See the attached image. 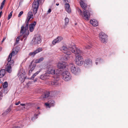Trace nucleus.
Here are the masks:
<instances>
[{"mask_svg":"<svg viewBox=\"0 0 128 128\" xmlns=\"http://www.w3.org/2000/svg\"><path fill=\"white\" fill-rule=\"evenodd\" d=\"M60 50L64 53L66 54L65 57L63 58L64 60H68L70 58V56L68 55H70L72 54L71 52L69 51V50L66 46H64L60 48Z\"/></svg>","mask_w":128,"mask_h":128,"instance_id":"423d86ee","label":"nucleus"},{"mask_svg":"<svg viewBox=\"0 0 128 128\" xmlns=\"http://www.w3.org/2000/svg\"><path fill=\"white\" fill-rule=\"evenodd\" d=\"M41 70L40 69L39 71L36 72L31 77V79H34L35 77L38 73L41 71Z\"/></svg>","mask_w":128,"mask_h":128,"instance_id":"bb28decb","label":"nucleus"},{"mask_svg":"<svg viewBox=\"0 0 128 128\" xmlns=\"http://www.w3.org/2000/svg\"><path fill=\"white\" fill-rule=\"evenodd\" d=\"M32 86V83L30 82H29L27 84V88H30V86Z\"/></svg>","mask_w":128,"mask_h":128,"instance_id":"c9c22d12","label":"nucleus"},{"mask_svg":"<svg viewBox=\"0 0 128 128\" xmlns=\"http://www.w3.org/2000/svg\"><path fill=\"white\" fill-rule=\"evenodd\" d=\"M51 12V10L50 8L48 10L47 12V14H49V13H50Z\"/></svg>","mask_w":128,"mask_h":128,"instance_id":"a18cd8bd","label":"nucleus"},{"mask_svg":"<svg viewBox=\"0 0 128 128\" xmlns=\"http://www.w3.org/2000/svg\"><path fill=\"white\" fill-rule=\"evenodd\" d=\"M45 105L46 106H48V108H50V107L51 106L50 104L48 103H45Z\"/></svg>","mask_w":128,"mask_h":128,"instance_id":"a19ab883","label":"nucleus"},{"mask_svg":"<svg viewBox=\"0 0 128 128\" xmlns=\"http://www.w3.org/2000/svg\"><path fill=\"white\" fill-rule=\"evenodd\" d=\"M62 79L66 81H68L71 79V75L67 71L63 72L62 74Z\"/></svg>","mask_w":128,"mask_h":128,"instance_id":"0eeeda50","label":"nucleus"},{"mask_svg":"<svg viewBox=\"0 0 128 128\" xmlns=\"http://www.w3.org/2000/svg\"><path fill=\"white\" fill-rule=\"evenodd\" d=\"M65 24L66 25H67L69 22V19L67 17H66L65 19Z\"/></svg>","mask_w":128,"mask_h":128,"instance_id":"2f4dec72","label":"nucleus"},{"mask_svg":"<svg viewBox=\"0 0 128 128\" xmlns=\"http://www.w3.org/2000/svg\"><path fill=\"white\" fill-rule=\"evenodd\" d=\"M46 68L48 69L47 71L48 73L52 74H54L53 78V80L51 82V84L54 86H56L59 84V81L60 80V74L58 73V70L55 71V69L53 66L51 65H47Z\"/></svg>","mask_w":128,"mask_h":128,"instance_id":"f257e3e1","label":"nucleus"},{"mask_svg":"<svg viewBox=\"0 0 128 128\" xmlns=\"http://www.w3.org/2000/svg\"><path fill=\"white\" fill-rule=\"evenodd\" d=\"M70 5L68 3H66L65 4V8L66 10L68 13L71 12V10L70 8Z\"/></svg>","mask_w":128,"mask_h":128,"instance_id":"6ab92c4d","label":"nucleus"},{"mask_svg":"<svg viewBox=\"0 0 128 128\" xmlns=\"http://www.w3.org/2000/svg\"><path fill=\"white\" fill-rule=\"evenodd\" d=\"M44 58L43 57H41L38 59L36 60L35 61V62L36 63H39L43 61Z\"/></svg>","mask_w":128,"mask_h":128,"instance_id":"cd10ccee","label":"nucleus"},{"mask_svg":"<svg viewBox=\"0 0 128 128\" xmlns=\"http://www.w3.org/2000/svg\"><path fill=\"white\" fill-rule=\"evenodd\" d=\"M67 65L66 63L64 62H58L57 64L58 67L60 69L64 68Z\"/></svg>","mask_w":128,"mask_h":128,"instance_id":"ddd939ff","label":"nucleus"},{"mask_svg":"<svg viewBox=\"0 0 128 128\" xmlns=\"http://www.w3.org/2000/svg\"><path fill=\"white\" fill-rule=\"evenodd\" d=\"M84 62V65L87 67L91 66L92 64V60L89 58H87L85 60Z\"/></svg>","mask_w":128,"mask_h":128,"instance_id":"f8f14e48","label":"nucleus"},{"mask_svg":"<svg viewBox=\"0 0 128 128\" xmlns=\"http://www.w3.org/2000/svg\"><path fill=\"white\" fill-rule=\"evenodd\" d=\"M23 12L22 11H21L19 13L18 15V17H20L23 14Z\"/></svg>","mask_w":128,"mask_h":128,"instance_id":"ea45409f","label":"nucleus"},{"mask_svg":"<svg viewBox=\"0 0 128 128\" xmlns=\"http://www.w3.org/2000/svg\"><path fill=\"white\" fill-rule=\"evenodd\" d=\"M50 94V93L49 92H46L42 94L40 98L41 99L44 100V98H47L49 96Z\"/></svg>","mask_w":128,"mask_h":128,"instance_id":"4be33fe9","label":"nucleus"},{"mask_svg":"<svg viewBox=\"0 0 128 128\" xmlns=\"http://www.w3.org/2000/svg\"><path fill=\"white\" fill-rule=\"evenodd\" d=\"M20 102L19 101L18 102L16 103L15 104L16 105H18L19 104H20Z\"/></svg>","mask_w":128,"mask_h":128,"instance_id":"09e8293b","label":"nucleus"},{"mask_svg":"<svg viewBox=\"0 0 128 128\" xmlns=\"http://www.w3.org/2000/svg\"><path fill=\"white\" fill-rule=\"evenodd\" d=\"M69 67L72 73L75 75L78 74L80 72V68L73 64H70Z\"/></svg>","mask_w":128,"mask_h":128,"instance_id":"20e7f679","label":"nucleus"},{"mask_svg":"<svg viewBox=\"0 0 128 128\" xmlns=\"http://www.w3.org/2000/svg\"><path fill=\"white\" fill-rule=\"evenodd\" d=\"M8 86V82H6L4 83L3 84V86L4 88V91H2L3 93L4 94H6L8 92V91L6 90V88Z\"/></svg>","mask_w":128,"mask_h":128,"instance_id":"412c9836","label":"nucleus"},{"mask_svg":"<svg viewBox=\"0 0 128 128\" xmlns=\"http://www.w3.org/2000/svg\"><path fill=\"white\" fill-rule=\"evenodd\" d=\"M12 128H21L19 126H14Z\"/></svg>","mask_w":128,"mask_h":128,"instance_id":"49530a36","label":"nucleus"},{"mask_svg":"<svg viewBox=\"0 0 128 128\" xmlns=\"http://www.w3.org/2000/svg\"><path fill=\"white\" fill-rule=\"evenodd\" d=\"M75 61L76 64L78 66H81L84 62L82 56L79 55L76 56Z\"/></svg>","mask_w":128,"mask_h":128,"instance_id":"6e6552de","label":"nucleus"},{"mask_svg":"<svg viewBox=\"0 0 128 128\" xmlns=\"http://www.w3.org/2000/svg\"><path fill=\"white\" fill-rule=\"evenodd\" d=\"M63 38L61 36H58L56 38L54 39L52 41V44L55 45L56 43H58L61 42L63 40Z\"/></svg>","mask_w":128,"mask_h":128,"instance_id":"2eb2a0df","label":"nucleus"},{"mask_svg":"<svg viewBox=\"0 0 128 128\" xmlns=\"http://www.w3.org/2000/svg\"><path fill=\"white\" fill-rule=\"evenodd\" d=\"M36 54L35 50L33 52H30L29 54V55L30 56H34L35 54Z\"/></svg>","mask_w":128,"mask_h":128,"instance_id":"473e14b6","label":"nucleus"},{"mask_svg":"<svg viewBox=\"0 0 128 128\" xmlns=\"http://www.w3.org/2000/svg\"><path fill=\"white\" fill-rule=\"evenodd\" d=\"M36 66V65L35 64H32V62L31 63V64L29 66V68L30 69L29 71V73H31L32 72L34 68Z\"/></svg>","mask_w":128,"mask_h":128,"instance_id":"5701e85b","label":"nucleus"},{"mask_svg":"<svg viewBox=\"0 0 128 128\" xmlns=\"http://www.w3.org/2000/svg\"><path fill=\"white\" fill-rule=\"evenodd\" d=\"M64 1L66 3L67 2H70V0H64Z\"/></svg>","mask_w":128,"mask_h":128,"instance_id":"de8ad7c7","label":"nucleus"},{"mask_svg":"<svg viewBox=\"0 0 128 128\" xmlns=\"http://www.w3.org/2000/svg\"><path fill=\"white\" fill-rule=\"evenodd\" d=\"M26 59H27V58H26Z\"/></svg>","mask_w":128,"mask_h":128,"instance_id":"4d7b16f0","label":"nucleus"},{"mask_svg":"<svg viewBox=\"0 0 128 128\" xmlns=\"http://www.w3.org/2000/svg\"><path fill=\"white\" fill-rule=\"evenodd\" d=\"M15 55V52L14 51H13L8 56H10V57H11L12 58V56H14Z\"/></svg>","mask_w":128,"mask_h":128,"instance_id":"4c0bfd02","label":"nucleus"},{"mask_svg":"<svg viewBox=\"0 0 128 128\" xmlns=\"http://www.w3.org/2000/svg\"><path fill=\"white\" fill-rule=\"evenodd\" d=\"M42 50V48H39L36 49L35 50V52L36 54L41 52Z\"/></svg>","mask_w":128,"mask_h":128,"instance_id":"7c9ffc66","label":"nucleus"},{"mask_svg":"<svg viewBox=\"0 0 128 128\" xmlns=\"http://www.w3.org/2000/svg\"><path fill=\"white\" fill-rule=\"evenodd\" d=\"M33 19V14L32 12H29L27 14V16L25 23L26 24H24L21 28V33L24 34L23 38H26L28 35L29 34L28 31V28L29 21L30 19Z\"/></svg>","mask_w":128,"mask_h":128,"instance_id":"f03ea898","label":"nucleus"},{"mask_svg":"<svg viewBox=\"0 0 128 128\" xmlns=\"http://www.w3.org/2000/svg\"><path fill=\"white\" fill-rule=\"evenodd\" d=\"M50 76L48 73L44 74V75H41L40 76V78L43 80H45L49 78Z\"/></svg>","mask_w":128,"mask_h":128,"instance_id":"a211bd4d","label":"nucleus"},{"mask_svg":"<svg viewBox=\"0 0 128 128\" xmlns=\"http://www.w3.org/2000/svg\"><path fill=\"white\" fill-rule=\"evenodd\" d=\"M40 108L39 107H38L37 108V109H38Z\"/></svg>","mask_w":128,"mask_h":128,"instance_id":"6e6d98bb","label":"nucleus"},{"mask_svg":"<svg viewBox=\"0 0 128 128\" xmlns=\"http://www.w3.org/2000/svg\"><path fill=\"white\" fill-rule=\"evenodd\" d=\"M6 39V38H3L2 39V42L5 40Z\"/></svg>","mask_w":128,"mask_h":128,"instance_id":"8fccbe9b","label":"nucleus"},{"mask_svg":"<svg viewBox=\"0 0 128 128\" xmlns=\"http://www.w3.org/2000/svg\"><path fill=\"white\" fill-rule=\"evenodd\" d=\"M48 102L51 106H54V102L53 100H50L48 101Z\"/></svg>","mask_w":128,"mask_h":128,"instance_id":"c85d7f7f","label":"nucleus"},{"mask_svg":"<svg viewBox=\"0 0 128 128\" xmlns=\"http://www.w3.org/2000/svg\"><path fill=\"white\" fill-rule=\"evenodd\" d=\"M5 2V0H4L2 2V3L0 7V8L2 10L3 8Z\"/></svg>","mask_w":128,"mask_h":128,"instance_id":"f704fd0d","label":"nucleus"},{"mask_svg":"<svg viewBox=\"0 0 128 128\" xmlns=\"http://www.w3.org/2000/svg\"><path fill=\"white\" fill-rule=\"evenodd\" d=\"M38 0H34L32 4V7L34 14H36L38 8Z\"/></svg>","mask_w":128,"mask_h":128,"instance_id":"1a4fd4ad","label":"nucleus"},{"mask_svg":"<svg viewBox=\"0 0 128 128\" xmlns=\"http://www.w3.org/2000/svg\"><path fill=\"white\" fill-rule=\"evenodd\" d=\"M91 47V46L88 45H87L85 46V48L86 49H90Z\"/></svg>","mask_w":128,"mask_h":128,"instance_id":"79ce46f5","label":"nucleus"},{"mask_svg":"<svg viewBox=\"0 0 128 128\" xmlns=\"http://www.w3.org/2000/svg\"><path fill=\"white\" fill-rule=\"evenodd\" d=\"M36 24V22L34 21L33 22L29 25V27L30 32H32L34 31Z\"/></svg>","mask_w":128,"mask_h":128,"instance_id":"dca6fc26","label":"nucleus"},{"mask_svg":"<svg viewBox=\"0 0 128 128\" xmlns=\"http://www.w3.org/2000/svg\"><path fill=\"white\" fill-rule=\"evenodd\" d=\"M81 1L80 2V4L81 6L84 9L83 12L80 10H79L78 12L81 15L83 18L87 20H89L90 16V12L86 9L87 7V5L85 3L81 0Z\"/></svg>","mask_w":128,"mask_h":128,"instance_id":"7ed1b4c3","label":"nucleus"},{"mask_svg":"<svg viewBox=\"0 0 128 128\" xmlns=\"http://www.w3.org/2000/svg\"><path fill=\"white\" fill-rule=\"evenodd\" d=\"M11 57H10V56H8V63L7 64L12 66L14 65V61L13 60H11Z\"/></svg>","mask_w":128,"mask_h":128,"instance_id":"f3484780","label":"nucleus"},{"mask_svg":"<svg viewBox=\"0 0 128 128\" xmlns=\"http://www.w3.org/2000/svg\"><path fill=\"white\" fill-rule=\"evenodd\" d=\"M100 39L102 42L105 43L107 42V36L103 32H100L99 34Z\"/></svg>","mask_w":128,"mask_h":128,"instance_id":"9b49d317","label":"nucleus"},{"mask_svg":"<svg viewBox=\"0 0 128 128\" xmlns=\"http://www.w3.org/2000/svg\"><path fill=\"white\" fill-rule=\"evenodd\" d=\"M2 13V11H1L0 12V16L1 15Z\"/></svg>","mask_w":128,"mask_h":128,"instance_id":"603ef678","label":"nucleus"},{"mask_svg":"<svg viewBox=\"0 0 128 128\" xmlns=\"http://www.w3.org/2000/svg\"><path fill=\"white\" fill-rule=\"evenodd\" d=\"M56 5L57 6H58L59 5V3H56Z\"/></svg>","mask_w":128,"mask_h":128,"instance_id":"5fc2aeb1","label":"nucleus"},{"mask_svg":"<svg viewBox=\"0 0 128 128\" xmlns=\"http://www.w3.org/2000/svg\"><path fill=\"white\" fill-rule=\"evenodd\" d=\"M12 66H11L7 64L6 66L5 69L7 72L10 73L12 71Z\"/></svg>","mask_w":128,"mask_h":128,"instance_id":"393cba45","label":"nucleus"},{"mask_svg":"<svg viewBox=\"0 0 128 128\" xmlns=\"http://www.w3.org/2000/svg\"><path fill=\"white\" fill-rule=\"evenodd\" d=\"M68 47L72 51V52L76 54H80L82 53V51L80 49L76 47V46L73 43H72L71 45L70 44Z\"/></svg>","mask_w":128,"mask_h":128,"instance_id":"39448f33","label":"nucleus"},{"mask_svg":"<svg viewBox=\"0 0 128 128\" xmlns=\"http://www.w3.org/2000/svg\"><path fill=\"white\" fill-rule=\"evenodd\" d=\"M18 75L20 80L22 82H24L26 78L25 73L20 70L19 72Z\"/></svg>","mask_w":128,"mask_h":128,"instance_id":"9d476101","label":"nucleus"},{"mask_svg":"<svg viewBox=\"0 0 128 128\" xmlns=\"http://www.w3.org/2000/svg\"><path fill=\"white\" fill-rule=\"evenodd\" d=\"M12 12H13V11H12L10 12V14H9L8 17L7 18L8 20H9V19H10L12 17Z\"/></svg>","mask_w":128,"mask_h":128,"instance_id":"72a5a7b5","label":"nucleus"},{"mask_svg":"<svg viewBox=\"0 0 128 128\" xmlns=\"http://www.w3.org/2000/svg\"><path fill=\"white\" fill-rule=\"evenodd\" d=\"M20 104L21 106H24L25 105V104Z\"/></svg>","mask_w":128,"mask_h":128,"instance_id":"3c124183","label":"nucleus"},{"mask_svg":"<svg viewBox=\"0 0 128 128\" xmlns=\"http://www.w3.org/2000/svg\"><path fill=\"white\" fill-rule=\"evenodd\" d=\"M26 59H27V58H26Z\"/></svg>","mask_w":128,"mask_h":128,"instance_id":"13d9d810","label":"nucleus"},{"mask_svg":"<svg viewBox=\"0 0 128 128\" xmlns=\"http://www.w3.org/2000/svg\"><path fill=\"white\" fill-rule=\"evenodd\" d=\"M96 61L97 62H96V65H97L98 64V62L99 63H101L103 61V60L102 59H101L100 58H97L96 60Z\"/></svg>","mask_w":128,"mask_h":128,"instance_id":"c756f323","label":"nucleus"},{"mask_svg":"<svg viewBox=\"0 0 128 128\" xmlns=\"http://www.w3.org/2000/svg\"><path fill=\"white\" fill-rule=\"evenodd\" d=\"M38 2L39 4H43L44 2L43 0H38Z\"/></svg>","mask_w":128,"mask_h":128,"instance_id":"58836bf2","label":"nucleus"},{"mask_svg":"<svg viewBox=\"0 0 128 128\" xmlns=\"http://www.w3.org/2000/svg\"><path fill=\"white\" fill-rule=\"evenodd\" d=\"M20 38V37L18 36L16 38V42L17 43H18V42L19 41V40Z\"/></svg>","mask_w":128,"mask_h":128,"instance_id":"c03bdc74","label":"nucleus"},{"mask_svg":"<svg viewBox=\"0 0 128 128\" xmlns=\"http://www.w3.org/2000/svg\"><path fill=\"white\" fill-rule=\"evenodd\" d=\"M5 74V70L4 69H2L0 71V78L3 77Z\"/></svg>","mask_w":128,"mask_h":128,"instance_id":"a878e982","label":"nucleus"},{"mask_svg":"<svg viewBox=\"0 0 128 128\" xmlns=\"http://www.w3.org/2000/svg\"><path fill=\"white\" fill-rule=\"evenodd\" d=\"M38 115V114H35L34 116L31 119L32 120H33L34 119H36L38 118L37 116Z\"/></svg>","mask_w":128,"mask_h":128,"instance_id":"e433bc0d","label":"nucleus"},{"mask_svg":"<svg viewBox=\"0 0 128 128\" xmlns=\"http://www.w3.org/2000/svg\"><path fill=\"white\" fill-rule=\"evenodd\" d=\"M2 96L3 95L2 93L0 91V100H1L2 99Z\"/></svg>","mask_w":128,"mask_h":128,"instance_id":"37998d69","label":"nucleus"},{"mask_svg":"<svg viewBox=\"0 0 128 128\" xmlns=\"http://www.w3.org/2000/svg\"><path fill=\"white\" fill-rule=\"evenodd\" d=\"M11 107L10 106L4 112L2 113V115L5 116L10 111Z\"/></svg>","mask_w":128,"mask_h":128,"instance_id":"b1692460","label":"nucleus"},{"mask_svg":"<svg viewBox=\"0 0 128 128\" xmlns=\"http://www.w3.org/2000/svg\"><path fill=\"white\" fill-rule=\"evenodd\" d=\"M90 23L94 26H96L98 25V22L94 19H92L90 20Z\"/></svg>","mask_w":128,"mask_h":128,"instance_id":"aec40b11","label":"nucleus"},{"mask_svg":"<svg viewBox=\"0 0 128 128\" xmlns=\"http://www.w3.org/2000/svg\"><path fill=\"white\" fill-rule=\"evenodd\" d=\"M41 42V38L39 36H36L35 38L34 44H38Z\"/></svg>","mask_w":128,"mask_h":128,"instance_id":"4468645a","label":"nucleus"},{"mask_svg":"<svg viewBox=\"0 0 128 128\" xmlns=\"http://www.w3.org/2000/svg\"><path fill=\"white\" fill-rule=\"evenodd\" d=\"M2 49V48L1 47H0V52L1 51Z\"/></svg>","mask_w":128,"mask_h":128,"instance_id":"864d4df0","label":"nucleus"}]
</instances>
